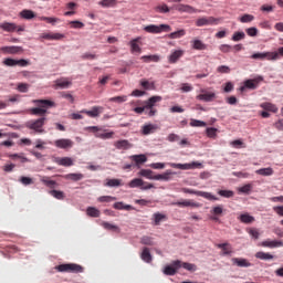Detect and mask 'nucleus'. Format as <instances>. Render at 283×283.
<instances>
[{
    "label": "nucleus",
    "instance_id": "f257e3e1",
    "mask_svg": "<svg viewBox=\"0 0 283 283\" xmlns=\"http://www.w3.org/2000/svg\"><path fill=\"white\" fill-rule=\"evenodd\" d=\"M33 103L36 105V107L31 108L33 116H45L50 107H56V103L50 99H33Z\"/></svg>",
    "mask_w": 283,
    "mask_h": 283
},
{
    "label": "nucleus",
    "instance_id": "f03ea898",
    "mask_svg": "<svg viewBox=\"0 0 283 283\" xmlns=\"http://www.w3.org/2000/svg\"><path fill=\"white\" fill-rule=\"evenodd\" d=\"M60 273H83L85 269L76 263H64L55 266Z\"/></svg>",
    "mask_w": 283,
    "mask_h": 283
},
{
    "label": "nucleus",
    "instance_id": "7ed1b4c3",
    "mask_svg": "<svg viewBox=\"0 0 283 283\" xmlns=\"http://www.w3.org/2000/svg\"><path fill=\"white\" fill-rule=\"evenodd\" d=\"M45 117H41L38 119H31L25 123V127L28 129H32L35 132V134H45V129H43V126L45 125Z\"/></svg>",
    "mask_w": 283,
    "mask_h": 283
},
{
    "label": "nucleus",
    "instance_id": "20e7f679",
    "mask_svg": "<svg viewBox=\"0 0 283 283\" xmlns=\"http://www.w3.org/2000/svg\"><path fill=\"white\" fill-rule=\"evenodd\" d=\"M160 101H163L161 96H151L150 98H148V101L145 102L144 107L146 108V111L148 109V112H146V114L148 116H154L155 114H158V109H156V103H160Z\"/></svg>",
    "mask_w": 283,
    "mask_h": 283
},
{
    "label": "nucleus",
    "instance_id": "39448f33",
    "mask_svg": "<svg viewBox=\"0 0 283 283\" xmlns=\"http://www.w3.org/2000/svg\"><path fill=\"white\" fill-rule=\"evenodd\" d=\"M148 34H160L161 32H171V27L168 24H150L144 28Z\"/></svg>",
    "mask_w": 283,
    "mask_h": 283
},
{
    "label": "nucleus",
    "instance_id": "423d86ee",
    "mask_svg": "<svg viewBox=\"0 0 283 283\" xmlns=\"http://www.w3.org/2000/svg\"><path fill=\"white\" fill-rule=\"evenodd\" d=\"M262 81H264V77L262 75H259L252 80H247L240 90H241V92H244V90H258V87H260V83H262Z\"/></svg>",
    "mask_w": 283,
    "mask_h": 283
},
{
    "label": "nucleus",
    "instance_id": "0eeeda50",
    "mask_svg": "<svg viewBox=\"0 0 283 283\" xmlns=\"http://www.w3.org/2000/svg\"><path fill=\"white\" fill-rule=\"evenodd\" d=\"M251 59L259 60V61H277L280 59V55L277 52H264V53H254L251 55Z\"/></svg>",
    "mask_w": 283,
    "mask_h": 283
},
{
    "label": "nucleus",
    "instance_id": "6e6552de",
    "mask_svg": "<svg viewBox=\"0 0 283 283\" xmlns=\"http://www.w3.org/2000/svg\"><path fill=\"white\" fill-rule=\"evenodd\" d=\"M182 191L184 193H190L191 196H200L201 198H206V200H218V197L213 196L211 192H205L190 188H184Z\"/></svg>",
    "mask_w": 283,
    "mask_h": 283
},
{
    "label": "nucleus",
    "instance_id": "1a4fd4ad",
    "mask_svg": "<svg viewBox=\"0 0 283 283\" xmlns=\"http://www.w3.org/2000/svg\"><path fill=\"white\" fill-rule=\"evenodd\" d=\"M169 167H172V169H181L184 171H187L189 169H197L202 167V164L198 161H192L190 164H176V163H170Z\"/></svg>",
    "mask_w": 283,
    "mask_h": 283
},
{
    "label": "nucleus",
    "instance_id": "9d476101",
    "mask_svg": "<svg viewBox=\"0 0 283 283\" xmlns=\"http://www.w3.org/2000/svg\"><path fill=\"white\" fill-rule=\"evenodd\" d=\"M220 23V18H213V17H203L199 18L196 21L197 28H202L205 25H218Z\"/></svg>",
    "mask_w": 283,
    "mask_h": 283
},
{
    "label": "nucleus",
    "instance_id": "9b49d317",
    "mask_svg": "<svg viewBox=\"0 0 283 283\" xmlns=\"http://www.w3.org/2000/svg\"><path fill=\"white\" fill-rule=\"evenodd\" d=\"M181 268H182V261L176 260V261H172L170 265L165 266L164 273L165 275H174L175 273H177L178 269H181Z\"/></svg>",
    "mask_w": 283,
    "mask_h": 283
},
{
    "label": "nucleus",
    "instance_id": "f8f14e48",
    "mask_svg": "<svg viewBox=\"0 0 283 283\" xmlns=\"http://www.w3.org/2000/svg\"><path fill=\"white\" fill-rule=\"evenodd\" d=\"M103 106H93L91 111L82 109L80 114H86L90 118H98L103 114Z\"/></svg>",
    "mask_w": 283,
    "mask_h": 283
},
{
    "label": "nucleus",
    "instance_id": "ddd939ff",
    "mask_svg": "<svg viewBox=\"0 0 283 283\" xmlns=\"http://www.w3.org/2000/svg\"><path fill=\"white\" fill-rule=\"evenodd\" d=\"M55 147H57V149H72V147H74V142H72V139H56L54 142Z\"/></svg>",
    "mask_w": 283,
    "mask_h": 283
},
{
    "label": "nucleus",
    "instance_id": "4468645a",
    "mask_svg": "<svg viewBox=\"0 0 283 283\" xmlns=\"http://www.w3.org/2000/svg\"><path fill=\"white\" fill-rule=\"evenodd\" d=\"M197 101H203V103H211L216 98V93L201 90V94L196 96Z\"/></svg>",
    "mask_w": 283,
    "mask_h": 283
},
{
    "label": "nucleus",
    "instance_id": "2eb2a0df",
    "mask_svg": "<svg viewBox=\"0 0 283 283\" xmlns=\"http://www.w3.org/2000/svg\"><path fill=\"white\" fill-rule=\"evenodd\" d=\"M54 163L60 165V167H72L74 165V159L71 157H56Z\"/></svg>",
    "mask_w": 283,
    "mask_h": 283
},
{
    "label": "nucleus",
    "instance_id": "dca6fc26",
    "mask_svg": "<svg viewBox=\"0 0 283 283\" xmlns=\"http://www.w3.org/2000/svg\"><path fill=\"white\" fill-rule=\"evenodd\" d=\"M217 249H221L220 255H231L233 253V247H231V243H218L216 244Z\"/></svg>",
    "mask_w": 283,
    "mask_h": 283
},
{
    "label": "nucleus",
    "instance_id": "f3484780",
    "mask_svg": "<svg viewBox=\"0 0 283 283\" xmlns=\"http://www.w3.org/2000/svg\"><path fill=\"white\" fill-rule=\"evenodd\" d=\"M158 129H160V127L156 124H146L142 127V134L144 136H149V134H155Z\"/></svg>",
    "mask_w": 283,
    "mask_h": 283
},
{
    "label": "nucleus",
    "instance_id": "a211bd4d",
    "mask_svg": "<svg viewBox=\"0 0 283 283\" xmlns=\"http://www.w3.org/2000/svg\"><path fill=\"white\" fill-rule=\"evenodd\" d=\"M182 56H185V51L176 50L168 56V62L171 64L178 63V61H180V59H182Z\"/></svg>",
    "mask_w": 283,
    "mask_h": 283
},
{
    "label": "nucleus",
    "instance_id": "6ab92c4d",
    "mask_svg": "<svg viewBox=\"0 0 283 283\" xmlns=\"http://www.w3.org/2000/svg\"><path fill=\"white\" fill-rule=\"evenodd\" d=\"M72 85V81L66 77H61L55 81V90H67Z\"/></svg>",
    "mask_w": 283,
    "mask_h": 283
},
{
    "label": "nucleus",
    "instance_id": "aec40b11",
    "mask_svg": "<svg viewBox=\"0 0 283 283\" xmlns=\"http://www.w3.org/2000/svg\"><path fill=\"white\" fill-rule=\"evenodd\" d=\"M138 43H140V38H136L129 42L132 54H140L143 52Z\"/></svg>",
    "mask_w": 283,
    "mask_h": 283
},
{
    "label": "nucleus",
    "instance_id": "412c9836",
    "mask_svg": "<svg viewBox=\"0 0 283 283\" xmlns=\"http://www.w3.org/2000/svg\"><path fill=\"white\" fill-rule=\"evenodd\" d=\"M41 39H45L46 41H61V39H65V35H63L62 33H43L41 35Z\"/></svg>",
    "mask_w": 283,
    "mask_h": 283
},
{
    "label": "nucleus",
    "instance_id": "4be33fe9",
    "mask_svg": "<svg viewBox=\"0 0 283 283\" xmlns=\"http://www.w3.org/2000/svg\"><path fill=\"white\" fill-rule=\"evenodd\" d=\"M0 51L3 52V54H19L23 52V48L21 46H2L0 48Z\"/></svg>",
    "mask_w": 283,
    "mask_h": 283
},
{
    "label": "nucleus",
    "instance_id": "5701e85b",
    "mask_svg": "<svg viewBox=\"0 0 283 283\" xmlns=\"http://www.w3.org/2000/svg\"><path fill=\"white\" fill-rule=\"evenodd\" d=\"M175 10H177L178 12H187L188 14H193L195 12H198L196 8L189 4H177L175 6Z\"/></svg>",
    "mask_w": 283,
    "mask_h": 283
},
{
    "label": "nucleus",
    "instance_id": "b1692460",
    "mask_svg": "<svg viewBox=\"0 0 283 283\" xmlns=\"http://www.w3.org/2000/svg\"><path fill=\"white\" fill-rule=\"evenodd\" d=\"M88 132H92L93 134H95L96 138L99 137V138L107 139V138H112V136H114V133H104V134L98 135V126H90Z\"/></svg>",
    "mask_w": 283,
    "mask_h": 283
},
{
    "label": "nucleus",
    "instance_id": "393cba45",
    "mask_svg": "<svg viewBox=\"0 0 283 283\" xmlns=\"http://www.w3.org/2000/svg\"><path fill=\"white\" fill-rule=\"evenodd\" d=\"M65 180H73V182H78V180H83L85 176L81 172H71L67 175L62 176Z\"/></svg>",
    "mask_w": 283,
    "mask_h": 283
},
{
    "label": "nucleus",
    "instance_id": "a878e982",
    "mask_svg": "<svg viewBox=\"0 0 283 283\" xmlns=\"http://www.w3.org/2000/svg\"><path fill=\"white\" fill-rule=\"evenodd\" d=\"M224 212V208L222 206H216L211 209L210 213L212 214L211 220L218 221L220 216Z\"/></svg>",
    "mask_w": 283,
    "mask_h": 283
},
{
    "label": "nucleus",
    "instance_id": "bb28decb",
    "mask_svg": "<svg viewBox=\"0 0 283 283\" xmlns=\"http://www.w3.org/2000/svg\"><path fill=\"white\" fill-rule=\"evenodd\" d=\"M261 247H265L268 249H277L280 247H283V242L282 241H271V240H266V241H263L261 243Z\"/></svg>",
    "mask_w": 283,
    "mask_h": 283
},
{
    "label": "nucleus",
    "instance_id": "cd10ccee",
    "mask_svg": "<svg viewBox=\"0 0 283 283\" xmlns=\"http://www.w3.org/2000/svg\"><path fill=\"white\" fill-rule=\"evenodd\" d=\"M175 205L177 207H193L196 209H198V207H200V202H196L193 200L177 201Z\"/></svg>",
    "mask_w": 283,
    "mask_h": 283
},
{
    "label": "nucleus",
    "instance_id": "c85d7f7f",
    "mask_svg": "<svg viewBox=\"0 0 283 283\" xmlns=\"http://www.w3.org/2000/svg\"><path fill=\"white\" fill-rule=\"evenodd\" d=\"M0 30L4 32H17V24L12 22L0 23Z\"/></svg>",
    "mask_w": 283,
    "mask_h": 283
},
{
    "label": "nucleus",
    "instance_id": "c756f323",
    "mask_svg": "<svg viewBox=\"0 0 283 283\" xmlns=\"http://www.w3.org/2000/svg\"><path fill=\"white\" fill-rule=\"evenodd\" d=\"M40 182L49 187V189H54L56 187V181L50 179L48 176H40Z\"/></svg>",
    "mask_w": 283,
    "mask_h": 283
},
{
    "label": "nucleus",
    "instance_id": "7c9ffc66",
    "mask_svg": "<svg viewBox=\"0 0 283 283\" xmlns=\"http://www.w3.org/2000/svg\"><path fill=\"white\" fill-rule=\"evenodd\" d=\"M260 107L262 109H265V112H272L273 114H277V106H275V104L273 103L264 102L260 104Z\"/></svg>",
    "mask_w": 283,
    "mask_h": 283
},
{
    "label": "nucleus",
    "instance_id": "2f4dec72",
    "mask_svg": "<svg viewBox=\"0 0 283 283\" xmlns=\"http://www.w3.org/2000/svg\"><path fill=\"white\" fill-rule=\"evenodd\" d=\"M232 263L235 264L237 266H241V268H244V269L251 266V262H249L247 259L233 258Z\"/></svg>",
    "mask_w": 283,
    "mask_h": 283
},
{
    "label": "nucleus",
    "instance_id": "473e14b6",
    "mask_svg": "<svg viewBox=\"0 0 283 283\" xmlns=\"http://www.w3.org/2000/svg\"><path fill=\"white\" fill-rule=\"evenodd\" d=\"M153 220L155 227H158L163 221L167 220V216L160 212H156L153 214Z\"/></svg>",
    "mask_w": 283,
    "mask_h": 283
},
{
    "label": "nucleus",
    "instance_id": "72a5a7b5",
    "mask_svg": "<svg viewBox=\"0 0 283 283\" xmlns=\"http://www.w3.org/2000/svg\"><path fill=\"white\" fill-rule=\"evenodd\" d=\"M140 258L144 262H147V264L151 263V252H149V248H144L140 254Z\"/></svg>",
    "mask_w": 283,
    "mask_h": 283
},
{
    "label": "nucleus",
    "instance_id": "f704fd0d",
    "mask_svg": "<svg viewBox=\"0 0 283 283\" xmlns=\"http://www.w3.org/2000/svg\"><path fill=\"white\" fill-rule=\"evenodd\" d=\"M140 61L144 63H158V61H160V55H143Z\"/></svg>",
    "mask_w": 283,
    "mask_h": 283
},
{
    "label": "nucleus",
    "instance_id": "c9c22d12",
    "mask_svg": "<svg viewBox=\"0 0 283 283\" xmlns=\"http://www.w3.org/2000/svg\"><path fill=\"white\" fill-rule=\"evenodd\" d=\"M102 8H116L118 6V0H102L98 2Z\"/></svg>",
    "mask_w": 283,
    "mask_h": 283
},
{
    "label": "nucleus",
    "instance_id": "e433bc0d",
    "mask_svg": "<svg viewBox=\"0 0 283 283\" xmlns=\"http://www.w3.org/2000/svg\"><path fill=\"white\" fill-rule=\"evenodd\" d=\"M239 220L243 222V224H251L252 222H255V218L249 213L241 214Z\"/></svg>",
    "mask_w": 283,
    "mask_h": 283
},
{
    "label": "nucleus",
    "instance_id": "4c0bfd02",
    "mask_svg": "<svg viewBox=\"0 0 283 283\" xmlns=\"http://www.w3.org/2000/svg\"><path fill=\"white\" fill-rule=\"evenodd\" d=\"M116 149H129L132 148V144L127 139L117 140L115 143Z\"/></svg>",
    "mask_w": 283,
    "mask_h": 283
},
{
    "label": "nucleus",
    "instance_id": "58836bf2",
    "mask_svg": "<svg viewBox=\"0 0 283 283\" xmlns=\"http://www.w3.org/2000/svg\"><path fill=\"white\" fill-rule=\"evenodd\" d=\"M20 17L22 19H27V21H30L31 19H34V17H36V14H34V11H32V10L24 9L20 12Z\"/></svg>",
    "mask_w": 283,
    "mask_h": 283
},
{
    "label": "nucleus",
    "instance_id": "ea45409f",
    "mask_svg": "<svg viewBox=\"0 0 283 283\" xmlns=\"http://www.w3.org/2000/svg\"><path fill=\"white\" fill-rule=\"evenodd\" d=\"M139 176H143V178H147L148 180H156V176H154V171L149 169H142L139 171Z\"/></svg>",
    "mask_w": 283,
    "mask_h": 283
},
{
    "label": "nucleus",
    "instance_id": "a19ab883",
    "mask_svg": "<svg viewBox=\"0 0 283 283\" xmlns=\"http://www.w3.org/2000/svg\"><path fill=\"white\" fill-rule=\"evenodd\" d=\"M113 207H114V209H117L118 211H123V210L132 211V209H133L132 206L125 205L123 201L115 202Z\"/></svg>",
    "mask_w": 283,
    "mask_h": 283
},
{
    "label": "nucleus",
    "instance_id": "79ce46f5",
    "mask_svg": "<svg viewBox=\"0 0 283 283\" xmlns=\"http://www.w3.org/2000/svg\"><path fill=\"white\" fill-rule=\"evenodd\" d=\"M255 174H258V176H273L274 171L273 168L268 167L255 170Z\"/></svg>",
    "mask_w": 283,
    "mask_h": 283
},
{
    "label": "nucleus",
    "instance_id": "37998d69",
    "mask_svg": "<svg viewBox=\"0 0 283 283\" xmlns=\"http://www.w3.org/2000/svg\"><path fill=\"white\" fill-rule=\"evenodd\" d=\"M143 185H145V181L140 178H135L133 180L129 181L128 187H130V189H136V187H143Z\"/></svg>",
    "mask_w": 283,
    "mask_h": 283
},
{
    "label": "nucleus",
    "instance_id": "c03bdc74",
    "mask_svg": "<svg viewBox=\"0 0 283 283\" xmlns=\"http://www.w3.org/2000/svg\"><path fill=\"white\" fill-rule=\"evenodd\" d=\"M130 158L136 165H143L147 160L145 155H133Z\"/></svg>",
    "mask_w": 283,
    "mask_h": 283
},
{
    "label": "nucleus",
    "instance_id": "a18cd8bd",
    "mask_svg": "<svg viewBox=\"0 0 283 283\" xmlns=\"http://www.w3.org/2000/svg\"><path fill=\"white\" fill-rule=\"evenodd\" d=\"M50 196H53L56 200H65V192L61 190H51L49 191Z\"/></svg>",
    "mask_w": 283,
    "mask_h": 283
},
{
    "label": "nucleus",
    "instance_id": "49530a36",
    "mask_svg": "<svg viewBox=\"0 0 283 283\" xmlns=\"http://www.w3.org/2000/svg\"><path fill=\"white\" fill-rule=\"evenodd\" d=\"M155 12H159L160 14H167V12H170L169 6L166 3L158 4L155 7Z\"/></svg>",
    "mask_w": 283,
    "mask_h": 283
},
{
    "label": "nucleus",
    "instance_id": "de8ad7c7",
    "mask_svg": "<svg viewBox=\"0 0 283 283\" xmlns=\"http://www.w3.org/2000/svg\"><path fill=\"white\" fill-rule=\"evenodd\" d=\"M86 213L87 216H90L91 218H98L101 216V210L94 208V207H88L86 209Z\"/></svg>",
    "mask_w": 283,
    "mask_h": 283
},
{
    "label": "nucleus",
    "instance_id": "09e8293b",
    "mask_svg": "<svg viewBox=\"0 0 283 283\" xmlns=\"http://www.w3.org/2000/svg\"><path fill=\"white\" fill-rule=\"evenodd\" d=\"M185 34H187V31H185V29H180L178 31H175V32L170 33L168 35V38H170V39H182V36H185Z\"/></svg>",
    "mask_w": 283,
    "mask_h": 283
},
{
    "label": "nucleus",
    "instance_id": "8fccbe9b",
    "mask_svg": "<svg viewBox=\"0 0 283 283\" xmlns=\"http://www.w3.org/2000/svg\"><path fill=\"white\" fill-rule=\"evenodd\" d=\"M171 174V170H166V172L161 175H155V180H170Z\"/></svg>",
    "mask_w": 283,
    "mask_h": 283
},
{
    "label": "nucleus",
    "instance_id": "3c124183",
    "mask_svg": "<svg viewBox=\"0 0 283 283\" xmlns=\"http://www.w3.org/2000/svg\"><path fill=\"white\" fill-rule=\"evenodd\" d=\"M40 21H45L51 25H56V23H61V19L59 18H50V17H40Z\"/></svg>",
    "mask_w": 283,
    "mask_h": 283
},
{
    "label": "nucleus",
    "instance_id": "603ef678",
    "mask_svg": "<svg viewBox=\"0 0 283 283\" xmlns=\"http://www.w3.org/2000/svg\"><path fill=\"white\" fill-rule=\"evenodd\" d=\"M109 103H117V104L127 103V95L111 97Z\"/></svg>",
    "mask_w": 283,
    "mask_h": 283
},
{
    "label": "nucleus",
    "instance_id": "864d4df0",
    "mask_svg": "<svg viewBox=\"0 0 283 283\" xmlns=\"http://www.w3.org/2000/svg\"><path fill=\"white\" fill-rule=\"evenodd\" d=\"M239 21L241 23H251V21H255V17L253 14L245 13L239 19Z\"/></svg>",
    "mask_w": 283,
    "mask_h": 283
},
{
    "label": "nucleus",
    "instance_id": "5fc2aeb1",
    "mask_svg": "<svg viewBox=\"0 0 283 283\" xmlns=\"http://www.w3.org/2000/svg\"><path fill=\"white\" fill-rule=\"evenodd\" d=\"M102 227H104L107 231H116L117 233H120V228L109 222H103Z\"/></svg>",
    "mask_w": 283,
    "mask_h": 283
},
{
    "label": "nucleus",
    "instance_id": "6e6d98bb",
    "mask_svg": "<svg viewBox=\"0 0 283 283\" xmlns=\"http://www.w3.org/2000/svg\"><path fill=\"white\" fill-rule=\"evenodd\" d=\"M192 48L193 50H207V44L200 40H195L192 41Z\"/></svg>",
    "mask_w": 283,
    "mask_h": 283
},
{
    "label": "nucleus",
    "instance_id": "4d7b16f0",
    "mask_svg": "<svg viewBox=\"0 0 283 283\" xmlns=\"http://www.w3.org/2000/svg\"><path fill=\"white\" fill-rule=\"evenodd\" d=\"M255 258L258 260H273V255L266 252H256Z\"/></svg>",
    "mask_w": 283,
    "mask_h": 283
},
{
    "label": "nucleus",
    "instance_id": "13d9d810",
    "mask_svg": "<svg viewBox=\"0 0 283 283\" xmlns=\"http://www.w3.org/2000/svg\"><path fill=\"white\" fill-rule=\"evenodd\" d=\"M120 179H106L105 187H120Z\"/></svg>",
    "mask_w": 283,
    "mask_h": 283
},
{
    "label": "nucleus",
    "instance_id": "bf43d9fd",
    "mask_svg": "<svg viewBox=\"0 0 283 283\" xmlns=\"http://www.w3.org/2000/svg\"><path fill=\"white\" fill-rule=\"evenodd\" d=\"M245 36H247V34H244V32H242V31H237V32H234L233 35H232V41H234V42L242 41V40L245 39Z\"/></svg>",
    "mask_w": 283,
    "mask_h": 283
},
{
    "label": "nucleus",
    "instance_id": "052dcab7",
    "mask_svg": "<svg viewBox=\"0 0 283 283\" xmlns=\"http://www.w3.org/2000/svg\"><path fill=\"white\" fill-rule=\"evenodd\" d=\"M190 127H207V123L200 119H190Z\"/></svg>",
    "mask_w": 283,
    "mask_h": 283
},
{
    "label": "nucleus",
    "instance_id": "680f3d73",
    "mask_svg": "<svg viewBox=\"0 0 283 283\" xmlns=\"http://www.w3.org/2000/svg\"><path fill=\"white\" fill-rule=\"evenodd\" d=\"M140 244H145L146 247H154V239L151 237H143L140 239Z\"/></svg>",
    "mask_w": 283,
    "mask_h": 283
},
{
    "label": "nucleus",
    "instance_id": "e2e57ef3",
    "mask_svg": "<svg viewBox=\"0 0 283 283\" xmlns=\"http://www.w3.org/2000/svg\"><path fill=\"white\" fill-rule=\"evenodd\" d=\"M208 138H216L218 136V128L210 127L206 129Z\"/></svg>",
    "mask_w": 283,
    "mask_h": 283
},
{
    "label": "nucleus",
    "instance_id": "0e129e2a",
    "mask_svg": "<svg viewBox=\"0 0 283 283\" xmlns=\"http://www.w3.org/2000/svg\"><path fill=\"white\" fill-rule=\"evenodd\" d=\"M71 28H73L74 30H81L83 28H85V24L78 20H74L70 22Z\"/></svg>",
    "mask_w": 283,
    "mask_h": 283
},
{
    "label": "nucleus",
    "instance_id": "69168bd1",
    "mask_svg": "<svg viewBox=\"0 0 283 283\" xmlns=\"http://www.w3.org/2000/svg\"><path fill=\"white\" fill-rule=\"evenodd\" d=\"M116 197L112 196H102L97 198V202H115Z\"/></svg>",
    "mask_w": 283,
    "mask_h": 283
},
{
    "label": "nucleus",
    "instance_id": "338daca9",
    "mask_svg": "<svg viewBox=\"0 0 283 283\" xmlns=\"http://www.w3.org/2000/svg\"><path fill=\"white\" fill-rule=\"evenodd\" d=\"M17 90L20 91L22 94H25L28 90H30V84L19 83Z\"/></svg>",
    "mask_w": 283,
    "mask_h": 283
},
{
    "label": "nucleus",
    "instance_id": "774afa93",
    "mask_svg": "<svg viewBox=\"0 0 283 283\" xmlns=\"http://www.w3.org/2000/svg\"><path fill=\"white\" fill-rule=\"evenodd\" d=\"M218 195L222 198H233V191L231 190H219Z\"/></svg>",
    "mask_w": 283,
    "mask_h": 283
}]
</instances>
